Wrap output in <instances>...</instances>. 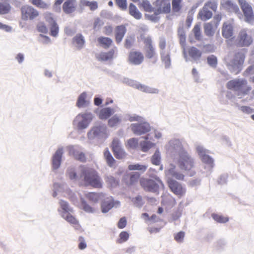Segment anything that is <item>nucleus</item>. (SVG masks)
I'll use <instances>...</instances> for the list:
<instances>
[{
	"instance_id": "f257e3e1",
	"label": "nucleus",
	"mask_w": 254,
	"mask_h": 254,
	"mask_svg": "<svg viewBox=\"0 0 254 254\" xmlns=\"http://www.w3.org/2000/svg\"><path fill=\"white\" fill-rule=\"evenodd\" d=\"M228 89L233 90L239 99L248 95L252 90V87L245 78H236L227 83Z\"/></svg>"
},
{
	"instance_id": "f03ea898",
	"label": "nucleus",
	"mask_w": 254,
	"mask_h": 254,
	"mask_svg": "<svg viewBox=\"0 0 254 254\" xmlns=\"http://www.w3.org/2000/svg\"><path fill=\"white\" fill-rule=\"evenodd\" d=\"M80 178H82L85 186H91L97 189L102 188L103 187L102 179L97 172L94 169L82 168Z\"/></svg>"
},
{
	"instance_id": "7ed1b4c3",
	"label": "nucleus",
	"mask_w": 254,
	"mask_h": 254,
	"mask_svg": "<svg viewBox=\"0 0 254 254\" xmlns=\"http://www.w3.org/2000/svg\"><path fill=\"white\" fill-rule=\"evenodd\" d=\"M178 165L187 175L190 176L194 175L195 173L193 170L194 167V161L186 151H183L180 153Z\"/></svg>"
},
{
	"instance_id": "20e7f679",
	"label": "nucleus",
	"mask_w": 254,
	"mask_h": 254,
	"mask_svg": "<svg viewBox=\"0 0 254 254\" xmlns=\"http://www.w3.org/2000/svg\"><path fill=\"white\" fill-rule=\"evenodd\" d=\"M245 59L243 51L237 53L234 59L230 61H226V65L228 69L235 74L238 73L242 69V66Z\"/></svg>"
},
{
	"instance_id": "39448f33",
	"label": "nucleus",
	"mask_w": 254,
	"mask_h": 254,
	"mask_svg": "<svg viewBox=\"0 0 254 254\" xmlns=\"http://www.w3.org/2000/svg\"><path fill=\"white\" fill-rule=\"evenodd\" d=\"M144 45V54L146 59L152 60L154 63L157 61V54L155 47L153 44V41L150 37H145L143 39Z\"/></svg>"
},
{
	"instance_id": "423d86ee",
	"label": "nucleus",
	"mask_w": 254,
	"mask_h": 254,
	"mask_svg": "<svg viewBox=\"0 0 254 254\" xmlns=\"http://www.w3.org/2000/svg\"><path fill=\"white\" fill-rule=\"evenodd\" d=\"M139 183L145 190L151 192L158 191L159 185L163 186L162 182L158 178H155V180L142 178L139 180Z\"/></svg>"
},
{
	"instance_id": "0eeeda50",
	"label": "nucleus",
	"mask_w": 254,
	"mask_h": 254,
	"mask_svg": "<svg viewBox=\"0 0 254 254\" xmlns=\"http://www.w3.org/2000/svg\"><path fill=\"white\" fill-rule=\"evenodd\" d=\"M21 19L24 21L33 20L39 15V11L33 7L25 5L20 9Z\"/></svg>"
},
{
	"instance_id": "6e6552de",
	"label": "nucleus",
	"mask_w": 254,
	"mask_h": 254,
	"mask_svg": "<svg viewBox=\"0 0 254 254\" xmlns=\"http://www.w3.org/2000/svg\"><path fill=\"white\" fill-rule=\"evenodd\" d=\"M238 2L243 11L245 21L249 23H253L254 14L252 6L246 0H238Z\"/></svg>"
},
{
	"instance_id": "1a4fd4ad",
	"label": "nucleus",
	"mask_w": 254,
	"mask_h": 254,
	"mask_svg": "<svg viewBox=\"0 0 254 254\" xmlns=\"http://www.w3.org/2000/svg\"><path fill=\"white\" fill-rule=\"evenodd\" d=\"M155 13H169L171 11L170 0H156L154 3Z\"/></svg>"
},
{
	"instance_id": "9d476101",
	"label": "nucleus",
	"mask_w": 254,
	"mask_h": 254,
	"mask_svg": "<svg viewBox=\"0 0 254 254\" xmlns=\"http://www.w3.org/2000/svg\"><path fill=\"white\" fill-rule=\"evenodd\" d=\"M252 42V37L247 34L246 30H242L237 40V45L239 47H248Z\"/></svg>"
},
{
	"instance_id": "9b49d317",
	"label": "nucleus",
	"mask_w": 254,
	"mask_h": 254,
	"mask_svg": "<svg viewBox=\"0 0 254 254\" xmlns=\"http://www.w3.org/2000/svg\"><path fill=\"white\" fill-rule=\"evenodd\" d=\"M144 57L143 54L138 51H131L128 56V62L134 65H139L144 61Z\"/></svg>"
},
{
	"instance_id": "f8f14e48",
	"label": "nucleus",
	"mask_w": 254,
	"mask_h": 254,
	"mask_svg": "<svg viewBox=\"0 0 254 254\" xmlns=\"http://www.w3.org/2000/svg\"><path fill=\"white\" fill-rule=\"evenodd\" d=\"M130 128L133 132L137 135L146 133L150 131L149 125L146 123L132 124L130 125Z\"/></svg>"
},
{
	"instance_id": "ddd939ff",
	"label": "nucleus",
	"mask_w": 254,
	"mask_h": 254,
	"mask_svg": "<svg viewBox=\"0 0 254 254\" xmlns=\"http://www.w3.org/2000/svg\"><path fill=\"white\" fill-rule=\"evenodd\" d=\"M78 7L76 0H65L63 4V10L66 14H71L76 11Z\"/></svg>"
},
{
	"instance_id": "4468645a",
	"label": "nucleus",
	"mask_w": 254,
	"mask_h": 254,
	"mask_svg": "<svg viewBox=\"0 0 254 254\" xmlns=\"http://www.w3.org/2000/svg\"><path fill=\"white\" fill-rule=\"evenodd\" d=\"M81 118V121L78 123L77 127L79 129H82L86 128L90 122L93 119L92 115L91 113H84L79 114L76 117V119L79 120Z\"/></svg>"
},
{
	"instance_id": "2eb2a0df",
	"label": "nucleus",
	"mask_w": 254,
	"mask_h": 254,
	"mask_svg": "<svg viewBox=\"0 0 254 254\" xmlns=\"http://www.w3.org/2000/svg\"><path fill=\"white\" fill-rule=\"evenodd\" d=\"M169 187L172 191L177 195L182 196L185 193V190L178 182L171 179L168 181Z\"/></svg>"
},
{
	"instance_id": "dca6fc26",
	"label": "nucleus",
	"mask_w": 254,
	"mask_h": 254,
	"mask_svg": "<svg viewBox=\"0 0 254 254\" xmlns=\"http://www.w3.org/2000/svg\"><path fill=\"white\" fill-rule=\"evenodd\" d=\"M220 5L223 9L229 12L240 13L239 7L232 0H221Z\"/></svg>"
},
{
	"instance_id": "f3484780",
	"label": "nucleus",
	"mask_w": 254,
	"mask_h": 254,
	"mask_svg": "<svg viewBox=\"0 0 254 254\" xmlns=\"http://www.w3.org/2000/svg\"><path fill=\"white\" fill-rule=\"evenodd\" d=\"M221 19V15L217 14L214 17L213 22L207 23V36H211L214 34Z\"/></svg>"
},
{
	"instance_id": "a211bd4d",
	"label": "nucleus",
	"mask_w": 254,
	"mask_h": 254,
	"mask_svg": "<svg viewBox=\"0 0 254 254\" xmlns=\"http://www.w3.org/2000/svg\"><path fill=\"white\" fill-rule=\"evenodd\" d=\"M126 28L123 25H119L115 28V39L117 43H120L126 33Z\"/></svg>"
},
{
	"instance_id": "6ab92c4d",
	"label": "nucleus",
	"mask_w": 254,
	"mask_h": 254,
	"mask_svg": "<svg viewBox=\"0 0 254 254\" xmlns=\"http://www.w3.org/2000/svg\"><path fill=\"white\" fill-rule=\"evenodd\" d=\"M63 153V149H59L53 156L52 166L54 169H57L60 166Z\"/></svg>"
},
{
	"instance_id": "aec40b11",
	"label": "nucleus",
	"mask_w": 254,
	"mask_h": 254,
	"mask_svg": "<svg viewBox=\"0 0 254 254\" xmlns=\"http://www.w3.org/2000/svg\"><path fill=\"white\" fill-rule=\"evenodd\" d=\"M10 0H0V14L8 13L11 7L9 3Z\"/></svg>"
},
{
	"instance_id": "412c9836",
	"label": "nucleus",
	"mask_w": 254,
	"mask_h": 254,
	"mask_svg": "<svg viewBox=\"0 0 254 254\" xmlns=\"http://www.w3.org/2000/svg\"><path fill=\"white\" fill-rule=\"evenodd\" d=\"M97 41L99 45L104 49L109 48L113 43V41L111 38L104 36L98 38Z\"/></svg>"
},
{
	"instance_id": "4be33fe9",
	"label": "nucleus",
	"mask_w": 254,
	"mask_h": 254,
	"mask_svg": "<svg viewBox=\"0 0 254 254\" xmlns=\"http://www.w3.org/2000/svg\"><path fill=\"white\" fill-rule=\"evenodd\" d=\"M115 51L111 49L107 52H102L97 57L98 59L101 61H107L113 58Z\"/></svg>"
},
{
	"instance_id": "5701e85b",
	"label": "nucleus",
	"mask_w": 254,
	"mask_h": 254,
	"mask_svg": "<svg viewBox=\"0 0 254 254\" xmlns=\"http://www.w3.org/2000/svg\"><path fill=\"white\" fill-rule=\"evenodd\" d=\"M140 178V174L138 173H131L127 175L126 179H128L127 184L128 186L135 185L138 181Z\"/></svg>"
},
{
	"instance_id": "b1692460",
	"label": "nucleus",
	"mask_w": 254,
	"mask_h": 254,
	"mask_svg": "<svg viewBox=\"0 0 254 254\" xmlns=\"http://www.w3.org/2000/svg\"><path fill=\"white\" fill-rule=\"evenodd\" d=\"M114 113V110L110 108H105L101 109L99 114V118L101 120H106L109 118Z\"/></svg>"
},
{
	"instance_id": "393cba45",
	"label": "nucleus",
	"mask_w": 254,
	"mask_h": 254,
	"mask_svg": "<svg viewBox=\"0 0 254 254\" xmlns=\"http://www.w3.org/2000/svg\"><path fill=\"white\" fill-rule=\"evenodd\" d=\"M89 102L87 100V94L85 92L82 93L78 98L76 106L78 108H82L87 106Z\"/></svg>"
},
{
	"instance_id": "a878e982",
	"label": "nucleus",
	"mask_w": 254,
	"mask_h": 254,
	"mask_svg": "<svg viewBox=\"0 0 254 254\" xmlns=\"http://www.w3.org/2000/svg\"><path fill=\"white\" fill-rule=\"evenodd\" d=\"M233 29L230 23H224L222 29L223 36L226 38H229L233 35Z\"/></svg>"
},
{
	"instance_id": "bb28decb",
	"label": "nucleus",
	"mask_w": 254,
	"mask_h": 254,
	"mask_svg": "<svg viewBox=\"0 0 254 254\" xmlns=\"http://www.w3.org/2000/svg\"><path fill=\"white\" fill-rule=\"evenodd\" d=\"M69 154L72 155L77 160L80 161L81 162H85L86 161L85 154L82 152L74 149H71L70 150Z\"/></svg>"
},
{
	"instance_id": "cd10ccee",
	"label": "nucleus",
	"mask_w": 254,
	"mask_h": 254,
	"mask_svg": "<svg viewBox=\"0 0 254 254\" xmlns=\"http://www.w3.org/2000/svg\"><path fill=\"white\" fill-rule=\"evenodd\" d=\"M135 87L136 89L140 90L141 91L145 93H157L158 92V90L156 88H150L148 86L140 83L135 84Z\"/></svg>"
},
{
	"instance_id": "c85d7f7f",
	"label": "nucleus",
	"mask_w": 254,
	"mask_h": 254,
	"mask_svg": "<svg viewBox=\"0 0 254 254\" xmlns=\"http://www.w3.org/2000/svg\"><path fill=\"white\" fill-rule=\"evenodd\" d=\"M63 217L68 222L73 225L75 229L79 230L81 229V226L79 225L78 221L73 216L68 213L66 216H63Z\"/></svg>"
},
{
	"instance_id": "c756f323",
	"label": "nucleus",
	"mask_w": 254,
	"mask_h": 254,
	"mask_svg": "<svg viewBox=\"0 0 254 254\" xmlns=\"http://www.w3.org/2000/svg\"><path fill=\"white\" fill-rule=\"evenodd\" d=\"M189 56L194 60L199 59L201 56V52L194 47H191L188 50Z\"/></svg>"
},
{
	"instance_id": "7c9ffc66",
	"label": "nucleus",
	"mask_w": 254,
	"mask_h": 254,
	"mask_svg": "<svg viewBox=\"0 0 254 254\" xmlns=\"http://www.w3.org/2000/svg\"><path fill=\"white\" fill-rule=\"evenodd\" d=\"M86 198L91 201L97 202L104 196L103 193L89 192L86 194Z\"/></svg>"
},
{
	"instance_id": "2f4dec72",
	"label": "nucleus",
	"mask_w": 254,
	"mask_h": 254,
	"mask_svg": "<svg viewBox=\"0 0 254 254\" xmlns=\"http://www.w3.org/2000/svg\"><path fill=\"white\" fill-rule=\"evenodd\" d=\"M172 6L173 13H179L183 7V0H172Z\"/></svg>"
},
{
	"instance_id": "473e14b6",
	"label": "nucleus",
	"mask_w": 254,
	"mask_h": 254,
	"mask_svg": "<svg viewBox=\"0 0 254 254\" xmlns=\"http://www.w3.org/2000/svg\"><path fill=\"white\" fill-rule=\"evenodd\" d=\"M129 14L136 19H139L141 17V13L138 11L136 7L132 3L129 6Z\"/></svg>"
},
{
	"instance_id": "72a5a7b5",
	"label": "nucleus",
	"mask_w": 254,
	"mask_h": 254,
	"mask_svg": "<svg viewBox=\"0 0 254 254\" xmlns=\"http://www.w3.org/2000/svg\"><path fill=\"white\" fill-rule=\"evenodd\" d=\"M114 202L113 200L111 199L108 201H104L102 202L101 209L103 213L109 211L114 206Z\"/></svg>"
},
{
	"instance_id": "f704fd0d",
	"label": "nucleus",
	"mask_w": 254,
	"mask_h": 254,
	"mask_svg": "<svg viewBox=\"0 0 254 254\" xmlns=\"http://www.w3.org/2000/svg\"><path fill=\"white\" fill-rule=\"evenodd\" d=\"M104 157L106 159L107 164L110 167H113L115 164L116 161L110 153L108 148H106L104 153Z\"/></svg>"
},
{
	"instance_id": "c9c22d12",
	"label": "nucleus",
	"mask_w": 254,
	"mask_h": 254,
	"mask_svg": "<svg viewBox=\"0 0 254 254\" xmlns=\"http://www.w3.org/2000/svg\"><path fill=\"white\" fill-rule=\"evenodd\" d=\"M73 42L77 45L78 48L81 49L83 47L85 41L83 36L78 34L73 38Z\"/></svg>"
},
{
	"instance_id": "e433bc0d",
	"label": "nucleus",
	"mask_w": 254,
	"mask_h": 254,
	"mask_svg": "<svg viewBox=\"0 0 254 254\" xmlns=\"http://www.w3.org/2000/svg\"><path fill=\"white\" fill-rule=\"evenodd\" d=\"M161 58L163 63L166 67H168L171 64L170 56L169 53H166L165 51H161Z\"/></svg>"
},
{
	"instance_id": "4c0bfd02",
	"label": "nucleus",
	"mask_w": 254,
	"mask_h": 254,
	"mask_svg": "<svg viewBox=\"0 0 254 254\" xmlns=\"http://www.w3.org/2000/svg\"><path fill=\"white\" fill-rule=\"evenodd\" d=\"M211 216L215 221L219 223H226L229 220L228 217H224L222 215L215 213H213Z\"/></svg>"
},
{
	"instance_id": "58836bf2",
	"label": "nucleus",
	"mask_w": 254,
	"mask_h": 254,
	"mask_svg": "<svg viewBox=\"0 0 254 254\" xmlns=\"http://www.w3.org/2000/svg\"><path fill=\"white\" fill-rule=\"evenodd\" d=\"M105 180L106 183L110 187H116L118 186L119 184L118 181L114 177L112 176H107L105 178Z\"/></svg>"
},
{
	"instance_id": "ea45409f",
	"label": "nucleus",
	"mask_w": 254,
	"mask_h": 254,
	"mask_svg": "<svg viewBox=\"0 0 254 254\" xmlns=\"http://www.w3.org/2000/svg\"><path fill=\"white\" fill-rule=\"evenodd\" d=\"M179 41L181 45L184 48V53L185 55H186V52H185V46H186V34L184 30H181L179 32Z\"/></svg>"
},
{
	"instance_id": "a19ab883",
	"label": "nucleus",
	"mask_w": 254,
	"mask_h": 254,
	"mask_svg": "<svg viewBox=\"0 0 254 254\" xmlns=\"http://www.w3.org/2000/svg\"><path fill=\"white\" fill-rule=\"evenodd\" d=\"M192 31L194 33L195 38L197 40H200L201 39V33L200 31V24H196L194 26Z\"/></svg>"
},
{
	"instance_id": "79ce46f5",
	"label": "nucleus",
	"mask_w": 254,
	"mask_h": 254,
	"mask_svg": "<svg viewBox=\"0 0 254 254\" xmlns=\"http://www.w3.org/2000/svg\"><path fill=\"white\" fill-rule=\"evenodd\" d=\"M31 2L33 5L40 8L47 9L48 7V4L42 0H31Z\"/></svg>"
},
{
	"instance_id": "37998d69",
	"label": "nucleus",
	"mask_w": 254,
	"mask_h": 254,
	"mask_svg": "<svg viewBox=\"0 0 254 254\" xmlns=\"http://www.w3.org/2000/svg\"><path fill=\"white\" fill-rule=\"evenodd\" d=\"M115 157L118 159H121L125 157L126 153L125 151L122 148L112 151Z\"/></svg>"
},
{
	"instance_id": "c03bdc74",
	"label": "nucleus",
	"mask_w": 254,
	"mask_h": 254,
	"mask_svg": "<svg viewBox=\"0 0 254 254\" xmlns=\"http://www.w3.org/2000/svg\"><path fill=\"white\" fill-rule=\"evenodd\" d=\"M175 168V167H174ZM170 174L176 179L179 180H183L184 178V175L178 172L175 171L174 168L169 169Z\"/></svg>"
},
{
	"instance_id": "a18cd8bd",
	"label": "nucleus",
	"mask_w": 254,
	"mask_h": 254,
	"mask_svg": "<svg viewBox=\"0 0 254 254\" xmlns=\"http://www.w3.org/2000/svg\"><path fill=\"white\" fill-rule=\"evenodd\" d=\"M128 168L129 170H140L144 172L146 170L147 166L136 164L134 165H129Z\"/></svg>"
},
{
	"instance_id": "49530a36",
	"label": "nucleus",
	"mask_w": 254,
	"mask_h": 254,
	"mask_svg": "<svg viewBox=\"0 0 254 254\" xmlns=\"http://www.w3.org/2000/svg\"><path fill=\"white\" fill-rule=\"evenodd\" d=\"M121 121V119L116 115L114 116L108 121V125L111 127L118 125Z\"/></svg>"
},
{
	"instance_id": "de8ad7c7",
	"label": "nucleus",
	"mask_w": 254,
	"mask_h": 254,
	"mask_svg": "<svg viewBox=\"0 0 254 254\" xmlns=\"http://www.w3.org/2000/svg\"><path fill=\"white\" fill-rule=\"evenodd\" d=\"M140 5L145 11L151 12L153 10L152 5L147 0H143Z\"/></svg>"
},
{
	"instance_id": "09e8293b",
	"label": "nucleus",
	"mask_w": 254,
	"mask_h": 254,
	"mask_svg": "<svg viewBox=\"0 0 254 254\" xmlns=\"http://www.w3.org/2000/svg\"><path fill=\"white\" fill-rule=\"evenodd\" d=\"M207 64L212 68L216 67L217 64L216 57L213 55L207 57Z\"/></svg>"
},
{
	"instance_id": "8fccbe9b",
	"label": "nucleus",
	"mask_w": 254,
	"mask_h": 254,
	"mask_svg": "<svg viewBox=\"0 0 254 254\" xmlns=\"http://www.w3.org/2000/svg\"><path fill=\"white\" fill-rule=\"evenodd\" d=\"M160 162V155L159 152L157 150L151 158V162L153 164L158 165Z\"/></svg>"
},
{
	"instance_id": "3c124183",
	"label": "nucleus",
	"mask_w": 254,
	"mask_h": 254,
	"mask_svg": "<svg viewBox=\"0 0 254 254\" xmlns=\"http://www.w3.org/2000/svg\"><path fill=\"white\" fill-rule=\"evenodd\" d=\"M138 145V140L135 138L128 139L127 141L126 146L129 148H135Z\"/></svg>"
},
{
	"instance_id": "603ef678",
	"label": "nucleus",
	"mask_w": 254,
	"mask_h": 254,
	"mask_svg": "<svg viewBox=\"0 0 254 254\" xmlns=\"http://www.w3.org/2000/svg\"><path fill=\"white\" fill-rule=\"evenodd\" d=\"M129 238V234L126 231L122 232L119 235V239L118 240V243L121 244L126 242Z\"/></svg>"
},
{
	"instance_id": "864d4df0",
	"label": "nucleus",
	"mask_w": 254,
	"mask_h": 254,
	"mask_svg": "<svg viewBox=\"0 0 254 254\" xmlns=\"http://www.w3.org/2000/svg\"><path fill=\"white\" fill-rule=\"evenodd\" d=\"M44 17L46 22L49 23L50 25L56 23L53 15L52 13L46 12L44 14Z\"/></svg>"
},
{
	"instance_id": "5fc2aeb1",
	"label": "nucleus",
	"mask_w": 254,
	"mask_h": 254,
	"mask_svg": "<svg viewBox=\"0 0 254 254\" xmlns=\"http://www.w3.org/2000/svg\"><path fill=\"white\" fill-rule=\"evenodd\" d=\"M214 159L207 155V174L212 172V169L214 167Z\"/></svg>"
},
{
	"instance_id": "6e6d98bb",
	"label": "nucleus",
	"mask_w": 254,
	"mask_h": 254,
	"mask_svg": "<svg viewBox=\"0 0 254 254\" xmlns=\"http://www.w3.org/2000/svg\"><path fill=\"white\" fill-rule=\"evenodd\" d=\"M105 129V127L103 126H96L92 128L90 132L92 133L94 136H96L98 135Z\"/></svg>"
},
{
	"instance_id": "4d7b16f0",
	"label": "nucleus",
	"mask_w": 254,
	"mask_h": 254,
	"mask_svg": "<svg viewBox=\"0 0 254 254\" xmlns=\"http://www.w3.org/2000/svg\"><path fill=\"white\" fill-rule=\"evenodd\" d=\"M51 26L50 27V34L51 36L56 37L57 36L59 32V27L57 24L54 23L51 25Z\"/></svg>"
},
{
	"instance_id": "13d9d810",
	"label": "nucleus",
	"mask_w": 254,
	"mask_h": 254,
	"mask_svg": "<svg viewBox=\"0 0 254 254\" xmlns=\"http://www.w3.org/2000/svg\"><path fill=\"white\" fill-rule=\"evenodd\" d=\"M153 145V144L149 141H143L140 143L141 150L143 152H146Z\"/></svg>"
},
{
	"instance_id": "bf43d9fd",
	"label": "nucleus",
	"mask_w": 254,
	"mask_h": 254,
	"mask_svg": "<svg viewBox=\"0 0 254 254\" xmlns=\"http://www.w3.org/2000/svg\"><path fill=\"white\" fill-rule=\"evenodd\" d=\"M37 29L39 32L43 33H47L48 32V28L43 22H40L37 24Z\"/></svg>"
},
{
	"instance_id": "052dcab7",
	"label": "nucleus",
	"mask_w": 254,
	"mask_h": 254,
	"mask_svg": "<svg viewBox=\"0 0 254 254\" xmlns=\"http://www.w3.org/2000/svg\"><path fill=\"white\" fill-rule=\"evenodd\" d=\"M111 147L112 151H115V150L122 148L119 139L117 138H114L112 141Z\"/></svg>"
},
{
	"instance_id": "680f3d73",
	"label": "nucleus",
	"mask_w": 254,
	"mask_h": 254,
	"mask_svg": "<svg viewBox=\"0 0 254 254\" xmlns=\"http://www.w3.org/2000/svg\"><path fill=\"white\" fill-rule=\"evenodd\" d=\"M104 24L103 21L99 18L95 19L93 23V29L94 30H99Z\"/></svg>"
},
{
	"instance_id": "e2e57ef3",
	"label": "nucleus",
	"mask_w": 254,
	"mask_h": 254,
	"mask_svg": "<svg viewBox=\"0 0 254 254\" xmlns=\"http://www.w3.org/2000/svg\"><path fill=\"white\" fill-rule=\"evenodd\" d=\"M84 4L89 7L90 10H94L98 7V4L96 1H89L88 0H85L84 2Z\"/></svg>"
},
{
	"instance_id": "0e129e2a",
	"label": "nucleus",
	"mask_w": 254,
	"mask_h": 254,
	"mask_svg": "<svg viewBox=\"0 0 254 254\" xmlns=\"http://www.w3.org/2000/svg\"><path fill=\"white\" fill-rule=\"evenodd\" d=\"M81 205L83 209L85 211L88 213H92L94 212V209L91 206H90L85 201H82Z\"/></svg>"
},
{
	"instance_id": "69168bd1",
	"label": "nucleus",
	"mask_w": 254,
	"mask_h": 254,
	"mask_svg": "<svg viewBox=\"0 0 254 254\" xmlns=\"http://www.w3.org/2000/svg\"><path fill=\"white\" fill-rule=\"evenodd\" d=\"M185 235L184 232L180 231L175 235L174 239L178 243H182L183 241Z\"/></svg>"
},
{
	"instance_id": "338daca9",
	"label": "nucleus",
	"mask_w": 254,
	"mask_h": 254,
	"mask_svg": "<svg viewBox=\"0 0 254 254\" xmlns=\"http://www.w3.org/2000/svg\"><path fill=\"white\" fill-rule=\"evenodd\" d=\"M60 204L62 209L65 212L72 211V209L69 208L68 204L67 202L64 200H61L60 202Z\"/></svg>"
},
{
	"instance_id": "774afa93",
	"label": "nucleus",
	"mask_w": 254,
	"mask_h": 254,
	"mask_svg": "<svg viewBox=\"0 0 254 254\" xmlns=\"http://www.w3.org/2000/svg\"><path fill=\"white\" fill-rule=\"evenodd\" d=\"M228 176L227 174H223L220 175L217 181L218 183L221 185L226 184Z\"/></svg>"
}]
</instances>
